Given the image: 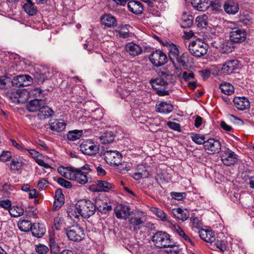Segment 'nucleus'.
<instances>
[{"mask_svg":"<svg viewBox=\"0 0 254 254\" xmlns=\"http://www.w3.org/2000/svg\"><path fill=\"white\" fill-rule=\"evenodd\" d=\"M127 8L129 11L136 15L141 14L143 11V7L142 3L135 0L128 2Z\"/></svg>","mask_w":254,"mask_h":254,"instance_id":"4be33fe9","label":"nucleus"},{"mask_svg":"<svg viewBox=\"0 0 254 254\" xmlns=\"http://www.w3.org/2000/svg\"><path fill=\"white\" fill-rule=\"evenodd\" d=\"M45 104V101L43 99H34L29 102L26 105V109L30 112L39 111L41 107Z\"/></svg>","mask_w":254,"mask_h":254,"instance_id":"412c9836","label":"nucleus"},{"mask_svg":"<svg viewBox=\"0 0 254 254\" xmlns=\"http://www.w3.org/2000/svg\"><path fill=\"white\" fill-rule=\"evenodd\" d=\"M13 86L12 80L6 76H0V88L2 89H6L11 86Z\"/></svg>","mask_w":254,"mask_h":254,"instance_id":"79ce46f5","label":"nucleus"},{"mask_svg":"<svg viewBox=\"0 0 254 254\" xmlns=\"http://www.w3.org/2000/svg\"><path fill=\"white\" fill-rule=\"evenodd\" d=\"M114 212L118 218L126 220L130 215V208L128 206L119 204L115 208Z\"/></svg>","mask_w":254,"mask_h":254,"instance_id":"f3484780","label":"nucleus"},{"mask_svg":"<svg viewBox=\"0 0 254 254\" xmlns=\"http://www.w3.org/2000/svg\"><path fill=\"white\" fill-rule=\"evenodd\" d=\"M112 206L106 203L103 206H101L100 208L97 210L102 214H107L109 213L112 210Z\"/></svg>","mask_w":254,"mask_h":254,"instance_id":"052dcab7","label":"nucleus"},{"mask_svg":"<svg viewBox=\"0 0 254 254\" xmlns=\"http://www.w3.org/2000/svg\"><path fill=\"white\" fill-rule=\"evenodd\" d=\"M151 210L161 221L163 222L169 221L167 214L162 210L158 208L152 207Z\"/></svg>","mask_w":254,"mask_h":254,"instance_id":"a19ab883","label":"nucleus"},{"mask_svg":"<svg viewBox=\"0 0 254 254\" xmlns=\"http://www.w3.org/2000/svg\"><path fill=\"white\" fill-rule=\"evenodd\" d=\"M235 107L239 110H245L250 107V102L245 97H236L233 99Z\"/></svg>","mask_w":254,"mask_h":254,"instance_id":"5701e85b","label":"nucleus"},{"mask_svg":"<svg viewBox=\"0 0 254 254\" xmlns=\"http://www.w3.org/2000/svg\"><path fill=\"white\" fill-rule=\"evenodd\" d=\"M208 49V45L199 40L193 41L188 45V50L190 53L196 58H200L206 55Z\"/></svg>","mask_w":254,"mask_h":254,"instance_id":"20e7f679","label":"nucleus"},{"mask_svg":"<svg viewBox=\"0 0 254 254\" xmlns=\"http://www.w3.org/2000/svg\"><path fill=\"white\" fill-rule=\"evenodd\" d=\"M209 5H211L213 9L217 11L221 10L222 7V4L218 0H215L214 1H211L209 6Z\"/></svg>","mask_w":254,"mask_h":254,"instance_id":"338daca9","label":"nucleus"},{"mask_svg":"<svg viewBox=\"0 0 254 254\" xmlns=\"http://www.w3.org/2000/svg\"><path fill=\"white\" fill-rule=\"evenodd\" d=\"M207 17L205 15L196 17L195 23L198 27H204L207 25Z\"/></svg>","mask_w":254,"mask_h":254,"instance_id":"8fccbe9b","label":"nucleus"},{"mask_svg":"<svg viewBox=\"0 0 254 254\" xmlns=\"http://www.w3.org/2000/svg\"><path fill=\"white\" fill-rule=\"evenodd\" d=\"M233 42L228 40H222L220 41V44L216 48L218 49L220 52L223 54L230 53L232 52L235 47L233 45Z\"/></svg>","mask_w":254,"mask_h":254,"instance_id":"6ab92c4d","label":"nucleus"},{"mask_svg":"<svg viewBox=\"0 0 254 254\" xmlns=\"http://www.w3.org/2000/svg\"><path fill=\"white\" fill-rule=\"evenodd\" d=\"M19 229L22 232H27L31 230L33 227L32 223L28 220H20L18 223Z\"/></svg>","mask_w":254,"mask_h":254,"instance_id":"4c0bfd02","label":"nucleus"},{"mask_svg":"<svg viewBox=\"0 0 254 254\" xmlns=\"http://www.w3.org/2000/svg\"><path fill=\"white\" fill-rule=\"evenodd\" d=\"M48 186V182L45 179H41L37 184V188L39 190H43Z\"/></svg>","mask_w":254,"mask_h":254,"instance_id":"69168bd1","label":"nucleus"},{"mask_svg":"<svg viewBox=\"0 0 254 254\" xmlns=\"http://www.w3.org/2000/svg\"><path fill=\"white\" fill-rule=\"evenodd\" d=\"M221 144L220 142L214 138H209L206 140L204 149L207 150L209 154H214L218 153L220 152L221 149Z\"/></svg>","mask_w":254,"mask_h":254,"instance_id":"f8f14e48","label":"nucleus"},{"mask_svg":"<svg viewBox=\"0 0 254 254\" xmlns=\"http://www.w3.org/2000/svg\"><path fill=\"white\" fill-rule=\"evenodd\" d=\"M176 230L177 234L181 237H182L184 240L186 242H189L191 245L193 246L194 244L189 237L185 233L184 230L179 226H177L176 228Z\"/></svg>","mask_w":254,"mask_h":254,"instance_id":"de8ad7c7","label":"nucleus"},{"mask_svg":"<svg viewBox=\"0 0 254 254\" xmlns=\"http://www.w3.org/2000/svg\"><path fill=\"white\" fill-rule=\"evenodd\" d=\"M155 109L156 112L167 115L173 111L174 106L170 102L158 101L155 105Z\"/></svg>","mask_w":254,"mask_h":254,"instance_id":"2eb2a0df","label":"nucleus"},{"mask_svg":"<svg viewBox=\"0 0 254 254\" xmlns=\"http://www.w3.org/2000/svg\"><path fill=\"white\" fill-rule=\"evenodd\" d=\"M67 170V172L64 173V177L66 178L75 181L81 185H85L88 182L87 173L82 171L80 169L68 167Z\"/></svg>","mask_w":254,"mask_h":254,"instance_id":"7ed1b4c3","label":"nucleus"},{"mask_svg":"<svg viewBox=\"0 0 254 254\" xmlns=\"http://www.w3.org/2000/svg\"><path fill=\"white\" fill-rule=\"evenodd\" d=\"M172 213L175 217L183 221L186 220L190 216L189 212L187 209L183 210L181 208L173 209Z\"/></svg>","mask_w":254,"mask_h":254,"instance_id":"c756f323","label":"nucleus"},{"mask_svg":"<svg viewBox=\"0 0 254 254\" xmlns=\"http://www.w3.org/2000/svg\"><path fill=\"white\" fill-rule=\"evenodd\" d=\"M219 89L221 91L226 95H231L234 92L233 85L228 82H224L219 85Z\"/></svg>","mask_w":254,"mask_h":254,"instance_id":"ea45409f","label":"nucleus"},{"mask_svg":"<svg viewBox=\"0 0 254 254\" xmlns=\"http://www.w3.org/2000/svg\"><path fill=\"white\" fill-rule=\"evenodd\" d=\"M158 77L150 80V83L155 90L156 94L159 96L169 95L170 90H167L169 83L173 74L169 70H159L157 72Z\"/></svg>","mask_w":254,"mask_h":254,"instance_id":"f257e3e1","label":"nucleus"},{"mask_svg":"<svg viewBox=\"0 0 254 254\" xmlns=\"http://www.w3.org/2000/svg\"><path fill=\"white\" fill-rule=\"evenodd\" d=\"M66 236L72 241L80 242L84 237V229L78 225L72 226L67 229Z\"/></svg>","mask_w":254,"mask_h":254,"instance_id":"6e6552de","label":"nucleus"},{"mask_svg":"<svg viewBox=\"0 0 254 254\" xmlns=\"http://www.w3.org/2000/svg\"><path fill=\"white\" fill-rule=\"evenodd\" d=\"M50 128L53 131L61 132L66 127V124L60 120H54L49 124Z\"/></svg>","mask_w":254,"mask_h":254,"instance_id":"7c9ffc66","label":"nucleus"},{"mask_svg":"<svg viewBox=\"0 0 254 254\" xmlns=\"http://www.w3.org/2000/svg\"><path fill=\"white\" fill-rule=\"evenodd\" d=\"M125 48L127 52L133 57L139 55L142 52V48L133 42L127 43Z\"/></svg>","mask_w":254,"mask_h":254,"instance_id":"b1692460","label":"nucleus"},{"mask_svg":"<svg viewBox=\"0 0 254 254\" xmlns=\"http://www.w3.org/2000/svg\"><path fill=\"white\" fill-rule=\"evenodd\" d=\"M100 140L103 144L110 143L114 140V135L111 131H106L100 136Z\"/></svg>","mask_w":254,"mask_h":254,"instance_id":"c03bdc74","label":"nucleus"},{"mask_svg":"<svg viewBox=\"0 0 254 254\" xmlns=\"http://www.w3.org/2000/svg\"><path fill=\"white\" fill-rule=\"evenodd\" d=\"M21 167V163L17 158L13 159L10 164V168L12 170H19Z\"/></svg>","mask_w":254,"mask_h":254,"instance_id":"5fc2aeb1","label":"nucleus"},{"mask_svg":"<svg viewBox=\"0 0 254 254\" xmlns=\"http://www.w3.org/2000/svg\"><path fill=\"white\" fill-rule=\"evenodd\" d=\"M192 140L197 144H203L206 141L204 135L200 134H192L191 136Z\"/></svg>","mask_w":254,"mask_h":254,"instance_id":"09e8293b","label":"nucleus"},{"mask_svg":"<svg viewBox=\"0 0 254 254\" xmlns=\"http://www.w3.org/2000/svg\"><path fill=\"white\" fill-rule=\"evenodd\" d=\"M171 196L174 199L178 200H182L186 197V193L185 192H171Z\"/></svg>","mask_w":254,"mask_h":254,"instance_id":"4d7b16f0","label":"nucleus"},{"mask_svg":"<svg viewBox=\"0 0 254 254\" xmlns=\"http://www.w3.org/2000/svg\"><path fill=\"white\" fill-rule=\"evenodd\" d=\"M32 78L28 75H19L12 79L13 86H27L32 82Z\"/></svg>","mask_w":254,"mask_h":254,"instance_id":"dca6fc26","label":"nucleus"},{"mask_svg":"<svg viewBox=\"0 0 254 254\" xmlns=\"http://www.w3.org/2000/svg\"><path fill=\"white\" fill-rule=\"evenodd\" d=\"M57 182L61 186L67 189L70 188L72 187L71 183L70 182L65 180L63 178H59Z\"/></svg>","mask_w":254,"mask_h":254,"instance_id":"bf43d9fd","label":"nucleus"},{"mask_svg":"<svg viewBox=\"0 0 254 254\" xmlns=\"http://www.w3.org/2000/svg\"><path fill=\"white\" fill-rule=\"evenodd\" d=\"M133 178L136 180H139L141 178H147V174L146 173H142L140 171L133 173Z\"/></svg>","mask_w":254,"mask_h":254,"instance_id":"774afa93","label":"nucleus"},{"mask_svg":"<svg viewBox=\"0 0 254 254\" xmlns=\"http://www.w3.org/2000/svg\"><path fill=\"white\" fill-rule=\"evenodd\" d=\"M24 10L30 15L36 14L37 10L34 8V3H25L23 5Z\"/></svg>","mask_w":254,"mask_h":254,"instance_id":"603ef678","label":"nucleus"},{"mask_svg":"<svg viewBox=\"0 0 254 254\" xmlns=\"http://www.w3.org/2000/svg\"><path fill=\"white\" fill-rule=\"evenodd\" d=\"M239 67V62L236 60H232L226 62L221 68L222 73L225 74L232 73L234 70Z\"/></svg>","mask_w":254,"mask_h":254,"instance_id":"a211bd4d","label":"nucleus"},{"mask_svg":"<svg viewBox=\"0 0 254 254\" xmlns=\"http://www.w3.org/2000/svg\"><path fill=\"white\" fill-rule=\"evenodd\" d=\"M32 235L37 238L42 237L46 232V229L40 224L34 223L31 229Z\"/></svg>","mask_w":254,"mask_h":254,"instance_id":"473e14b6","label":"nucleus"},{"mask_svg":"<svg viewBox=\"0 0 254 254\" xmlns=\"http://www.w3.org/2000/svg\"><path fill=\"white\" fill-rule=\"evenodd\" d=\"M97 189L95 191H108L109 190L113 188V185L107 182L102 180H97L96 182Z\"/></svg>","mask_w":254,"mask_h":254,"instance_id":"c9c22d12","label":"nucleus"},{"mask_svg":"<svg viewBox=\"0 0 254 254\" xmlns=\"http://www.w3.org/2000/svg\"><path fill=\"white\" fill-rule=\"evenodd\" d=\"M247 33L244 29L234 28L230 33V39L234 43L244 42L246 39Z\"/></svg>","mask_w":254,"mask_h":254,"instance_id":"ddd939ff","label":"nucleus"},{"mask_svg":"<svg viewBox=\"0 0 254 254\" xmlns=\"http://www.w3.org/2000/svg\"><path fill=\"white\" fill-rule=\"evenodd\" d=\"M152 241L154 245L160 248H166L172 246L170 235L165 232L159 231L154 234Z\"/></svg>","mask_w":254,"mask_h":254,"instance_id":"39448f33","label":"nucleus"},{"mask_svg":"<svg viewBox=\"0 0 254 254\" xmlns=\"http://www.w3.org/2000/svg\"><path fill=\"white\" fill-rule=\"evenodd\" d=\"M200 238L204 241L212 243L215 241L214 232L212 231L202 230L199 233Z\"/></svg>","mask_w":254,"mask_h":254,"instance_id":"72a5a7b5","label":"nucleus"},{"mask_svg":"<svg viewBox=\"0 0 254 254\" xmlns=\"http://www.w3.org/2000/svg\"><path fill=\"white\" fill-rule=\"evenodd\" d=\"M0 185L2 188L1 191L4 194L8 193L12 190V186L9 184L1 183Z\"/></svg>","mask_w":254,"mask_h":254,"instance_id":"680f3d73","label":"nucleus"},{"mask_svg":"<svg viewBox=\"0 0 254 254\" xmlns=\"http://www.w3.org/2000/svg\"><path fill=\"white\" fill-rule=\"evenodd\" d=\"M104 156L105 161L110 166H119L122 159V154L117 150H107Z\"/></svg>","mask_w":254,"mask_h":254,"instance_id":"1a4fd4ad","label":"nucleus"},{"mask_svg":"<svg viewBox=\"0 0 254 254\" xmlns=\"http://www.w3.org/2000/svg\"><path fill=\"white\" fill-rule=\"evenodd\" d=\"M11 157V152L9 151H3L0 156V160L3 162H6Z\"/></svg>","mask_w":254,"mask_h":254,"instance_id":"0e129e2a","label":"nucleus"},{"mask_svg":"<svg viewBox=\"0 0 254 254\" xmlns=\"http://www.w3.org/2000/svg\"><path fill=\"white\" fill-rule=\"evenodd\" d=\"M76 209L82 217L89 218L95 212L94 203L89 199H80L76 203Z\"/></svg>","mask_w":254,"mask_h":254,"instance_id":"f03ea898","label":"nucleus"},{"mask_svg":"<svg viewBox=\"0 0 254 254\" xmlns=\"http://www.w3.org/2000/svg\"><path fill=\"white\" fill-rule=\"evenodd\" d=\"M54 113V111L51 108L44 105L39 110L37 117L40 120H45L51 117Z\"/></svg>","mask_w":254,"mask_h":254,"instance_id":"bb28decb","label":"nucleus"},{"mask_svg":"<svg viewBox=\"0 0 254 254\" xmlns=\"http://www.w3.org/2000/svg\"><path fill=\"white\" fill-rule=\"evenodd\" d=\"M223 7L225 12L230 14H235L239 10L238 3L235 0H227Z\"/></svg>","mask_w":254,"mask_h":254,"instance_id":"aec40b11","label":"nucleus"},{"mask_svg":"<svg viewBox=\"0 0 254 254\" xmlns=\"http://www.w3.org/2000/svg\"><path fill=\"white\" fill-rule=\"evenodd\" d=\"M102 23L106 27L112 28L117 26V21L116 18L111 14H106L101 18Z\"/></svg>","mask_w":254,"mask_h":254,"instance_id":"393cba45","label":"nucleus"},{"mask_svg":"<svg viewBox=\"0 0 254 254\" xmlns=\"http://www.w3.org/2000/svg\"><path fill=\"white\" fill-rule=\"evenodd\" d=\"M169 57L172 62L175 64L180 54L179 50L175 44L171 43L169 44Z\"/></svg>","mask_w":254,"mask_h":254,"instance_id":"f704fd0d","label":"nucleus"},{"mask_svg":"<svg viewBox=\"0 0 254 254\" xmlns=\"http://www.w3.org/2000/svg\"><path fill=\"white\" fill-rule=\"evenodd\" d=\"M128 25H122L118 27V29L116 32L118 33L117 36L120 38H127L129 36Z\"/></svg>","mask_w":254,"mask_h":254,"instance_id":"58836bf2","label":"nucleus"},{"mask_svg":"<svg viewBox=\"0 0 254 254\" xmlns=\"http://www.w3.org/2000/svg\"><path fill=\"white\" fill-rule=\"evenodd\" d=\"M10 215L13 217H17L21 216L23 213V210L16 206H13L9 209Z\"/></svg>","mask_w":254,"mask_h":254,"instance_id":"49530a36","label":"nucleus"},{"mask_svg":"<svg viewBox=\"0 0 254 254\" xmlns=\"http://www.w3.org/2000/svg\"><path fill=\"white\" fill-rule=\"evenodd\" d=\"M53 73L48 69H46L42 72H35L33 74L34 79L39 83H43L45 80L49 79L52 76Z\"/></svg>","mask_w":254,"mask_h":254,"instance_id":"a878e982","label":"nucleus"},{"mask_svg":"<svg viewBox=\"0 0 254 254\" xmlns=\"http://www.w3.org/2000/svg\"><path fill=\"white\" fill-rule=\"evenodd\" d=\"M29 96L34 97L35 99H42L45 96L44 91L40 88H35L29 92Z\"/></svg>","mask_w":254,"mask_h":254,"instance_id":"a18cd8bd","label":"nucleus"},{"mask_svg":"<svg viewBox=\"0 0 254 254\" xmlns=\"http://www.w3.org/2000/svg\"><path fill=\"white\" fill-rule=\"evenodd\" d=\"M220 159L224 165L230 166L237 163L238 155L229 148L223 147L221 152Z\"/></svg>","mask_w":254,"mask_h":254,"instance_id":"423d86ee","label":"nucleus"},{"mask_svg":"<svg viewBox=\"0 0 254 254\" xmlns=\"http://www.w3.org/2000/svg\"><path fill=\"white\" fill-rule=\"evenodd\" d=\"M29 92L26 89H19L12 91L10 97L13 102L18 104L24 103L28 99Z\"/></svg>","mask_w":254,"mask_h":254,"instance_id":"9b49d317","label":"nucleus"},{"mask_svg":"<svg viewBox=\"0 0 254 254\" xmlns=\"http://www.w3.org/2000/svg\"><path fill=\"white\" fill-rule=\"evenodd\" d=\"M80 150L85 155L92 156L96 154L99 150V145L91 139L82 142L79 145Z\"/></svg>","mask_w":254,"mask_h":254,"instance_id":"0eeeda50","label":"nucleus"},{"mask_svg":"<svg viewBox=\"0 0 254 254\" xmlns=\"http://www.w3.org/2000/svg\"><path fill=\"white\" fill-rule=\"evenodd\" d=\"M35 250L39 254H46L48 252L49 249L46 246L39 244L36 245Z\"/></svg>","mask_w":254,"mask_h":254,"instance_id":"864d4df0","label":"nucleus"},{"mask_svg":"<svg viewBox=\"0 0 254 254\" xmlns=\"http://www.w3.org/2000/svg\"><path fill=\"white\" fill-rule=\"evenodd\" d=\"M193 16L184 12L181 20V26L183 28H190L193 24Z\"/></svg>","mask_w":254,"mask_h":254,"instance_id":"2f4dec72","label":"nucleus"},{"mask_svg":"<svg viewBox=\"0 0 254 254\" xmlns=\"http://www.w3.org/2000/svg\"><path fill=\"white\" fill-rule=\"evenodd\" d=\"M167 126L169 127V128L176 130V131H180L181 126L178 123H177L176 122L169 121L167 122Z\"/></svg>","mask_w":254,"mask_h":254,"instance_id":"e2e57ef3","label":"nucleus"},{"mask_svg":"<svg viewBox=\"0 0 254 254\" xmlns=\"http://www.w3.org/2000/svg\"><path fill=\"white\" fill-rule=\"evenodd\" d=\"M67 214L68 216L74 221V219H78L79 216H80L77 212V210L76 209V207L75 208H71L68 209Z\"/></svg>","mask_w":254,"mask_h":254,"instance_id":"6e6d98bb","label":"nucleus"},{"mask_svg":"<svg viewBox=\"0 0 254 254\" xmlns=\"http://www.w3.org/2000/svg\"><path fill=\"white\" fill-rule=\"evenodd\" d=\"M149 59L150 62L156 67L165 64L168 61L167 55L160 50H156L153 52Z\"/></svg>","mask_w":254,"mask_h":254,"instance_id":"9d476101","label":"nucleus"},{"mask_svg":"<svg viewBox=\"0 0 254 254\" xmlns=\"http://www.w3.org/2000/svg\"><path fill=\"white\" fill-rule=\"evenodd\" d=\"M192 6L196 10L204 11L209 7L208 0H191Z\"/></svg>","mask_w":254,"mask_h":254,"instance_id":"c85d7f7f","label":"nucleus"},{"mask_svg":"<svg viewBox=\"0 0 254 254\" xmlns=\"http://www.w3.org/2000/svg\"><path fill=\"white\" fill-rule=\"evenodd\" d=\"M82 130H73L69 131L67 133V138L69 140L74 141L79 139L82 135Z\"/></svg>","mask_w":254,"mask_h":254,"instance_id":"37998d69","label":"nucleus"},{"mask_svg":"<svg viewBox=\"0 0 254 254\" xmlns=\"http://www.w3.org/2000/svg\"><path fill=\"white\" fill-rule=\"evenodd\" d=\"M64 202V197L61 189H57L55 191L54 208L55 210L60 208Z\"/></svg>","mask_w":254,"mask_h":254,"instance_id":"cd10ccee","label":"nucleus"},{"mask_svg":"<svg viewBox=\"0 0 254 254\" xmlns=\"http://www.w3.org/2000/svg\"><path fill=\"white\" fill-rule=\"evenodd\" d=\"M49 243L50 252L52 254H59L61 252V247L54 238L51 237L49 239Z\"/></svg>","mask_w":254,"mask_h":254,"instance_id":"e433bc0d","label":"nucleus"},{"mask_svg":"<svg viewBox=\"0 0 254 254\" xmlns=\"http://www.w3.org/2000/svg\"><path fill=\"white\" fill-rule=\"evenodd\" d=\"M129 224L133 227V230L136 231L142 228L144 220L141 214L139 212H133L130 217H128Z\"/></svg>","mask_w":254,"mask_h":254,"instance_id":"4468645a","label":"nucleus"},{"mask_svg":"<svg viewBox=\"0 0 254 254\" xmlns=\"http://www.w3.org/2000/svg\"><path fill=\"white\" fill-rule=\"evenodd\" d=\"M167 248H169L166 252L169 254H177L180 252V248L178 246H177L174 242H172V246L167 247Z\"/></svg>","mask_w":254,"mask_h":254,"instance_id":"13d9d810","label":"nucleus"},{"mask_svg":"<svg viewBox=\"0 0 254 254\" xmlns=\"http://www.w3.org/2000/svg\"><path fill=\"white\" fill-rule=\"evenodd\" d=\"M189 55L188 53H184L181 56H179L178 58L176 59V61L178 62L183 66H187V64L189 62Z\"/></svg>","mask_w":254,"mask_h":254,"instance_id":"3c124183","label":"nucleus"}]
</instances>
